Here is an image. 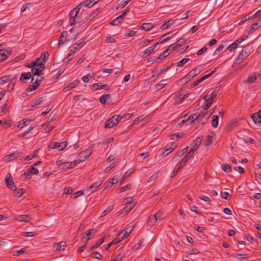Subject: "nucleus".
Masks as SVG:
<instances>
[{
	"mask_svg": "<svg viewBox=\"0 0 261 261\" xmlns=\"http://www.w3.org/2000/svg\"><path fill=\"white\" fill-rule=\"evenodd\" d=\"M192 157V156L191 155V154H190L188 153V154L185 156L182 161L176 165L174 170L172 172V176H174L176 175L179 171L185 166L188 161Z\"/></svg>",
	"mask_w": 261,
	"mask_h": 261,
	"instance_id": "nucleus-1",
	"label": "nucleus"
},
{
	"mask_svg": "<svg viewBox=\"0 0 261 261\" xmlns=\"http://www.w3.org/2000/svg\"><path fill=\"white\" fill-rule=\"evenodd\" d=\"M251 49L249 47L244 48L240 53L238 57L236 60V63H241L242 62L250 55Z\"/></svg>",
	"mask_w": 261,
	"mask_h": 261,
	"instance_id": "nucleus-2",
	"label": "nucleus"
},
{
	"mask_svg": "<svg viewBox=\"0 0 261 261\" xmlns=\"http://www.w3.org/2000/svg\"><path fill=\"white\" fill-rule=\"evenodd\" d=\"M93 145H90L86 150H85L83 151H81L79 154V160H80V162H81V163L84 162L91 155L93 149Z\"/></svg>",
	"mask_w": 261,
	"mask_h": 261,
	"instance_id": "nucleus-3",
	"label": "nucleus"
},
{
	"mask_svg": "<svg viewBox=\"0 0 261 261\" xmlns=\"http://www.w3.org/2000/svg\"><path fill=\"white\" fill-rule=\"evenodd\" d=\"M123 117L120 115H114L111 119L108 120L105 123L106 128H111L117 125L119 121L122 119Z\"/></svg>",
	"mask_w": 261,
	"mask_h": 261,
	"instance_id": "nucleus-4",
	"label": "nucleus"
},
{
	"mask_svg": "<svg viewBox=\"0 0 261 261\" xmlns=\"http://www.w3.org/2000/svg\"><path fill=\"white\" fill-rule=\"evenodd\" d=\"M5 181L7 187L11 190L15 191L16 190V186L14 182L13 178L10 173H9L7 174L5 178Z\"/></svg>",
	"mask_w": 261,
	"mask_h": 261,
	"instance_id": "nucleus-5",
	"label": "nucleus"
},
{
	"mask_svg": "<svg viewBox=\"0 0 261 261\" xmlns=\"http://www.w3.org/2000/svg\"><path fill=\"white\" fill-rule=\"evenodd\" d=\"M200 114L198 113H195L188 117H187V115H186L184 117V119L181 121V124L186 123V125H189L194 120L198 118Z\"/></svg>",
	"mask_w": 261,
	"mask_h": 261,
	"instance_id": "nucleus-6",
	"label": "nucleus"
},
{
	"mask_svg": "<svg viewBox=\"0 0 261 261\" xmlns=\"http://www.w3.org/2000/svg\"><path fill=\"white\" fill-rule=\"evenodd\" d=\"M203 136H200L197 138L193 142L194 145H193V147L189 151L188 153H189L190 154H191V155L193 156L194 152L198 149L199 145L201 144Z\"/></svg>",
	"mask_w": 261,
	"mask_h": 261,
	"instance_id": "nucleus-7",
	"label": "nucleus"
},
{
	"mask_svg": "<svg viewBox=\"0 0 261 261\" xmlns=\"http://www.w3.org/2000/svg\"><path fill=\"white\" fill-rule=\"evenodd\" d=\"M133 229V227H127L125 230H123L122 231H121V232L118 235L117 238L119 239V240H120V241L121 242L123 239L129 236Z\"/></svg>",
	"mask_w": 261,
	"mask_h": 261,
	"instance_id": "nucleus-8",
	"label": "nucleus"
},
{
	"mask_svg": "<svg viewBox=\"0 0 261 261\" xmlns=\"http://www.w3.org/2000/svg\"><path fill=\"white\" fill-rule=\"evenodd\" d=\"M200 72V70L198 68H195L189 72V73L183 78V79L185 80L186 82H187V81L193 78L196 75L199 74Z\"/></svg>",
	"mask_w": 261,
	"mask_h": 261,
	"instance_id": "nucleus-9",
	"label": "nucleus"
},
{
	"mask_svg": "<svg viewBox=\"0 0 261 261\" xmlns=\"http://www.w3.org/2000/svg\"><path fill=\"white\" fill-rule=\"evenodd\" d=\"M103 183L102 179H99L92 184L90 187L87 188V191L93 193L98 189Z\"/></svg>",
	"mask_w": 261,
	"mask_h": 261,
	"instance_id": "nucleus-10",
	"label": "nucleus"
},
{
	"mask_svg": "<svg viewBox=\"0 0 261 261\" xmlns=\"http://www.w3.org/2000/svg\"><path fill=\"white\" fill-rule=\"evenodd\" d=\"M251 117L256 125L260 126L261 124V110L251 115Z\"/></svg>",
	"mask_w": 261,
	"mask_h": 261,
	"instance_id": "nucleus-11",
	"label": "nucleus"
},
{
	"mask_svg": "<svg viewBox=\"0 0 261 261\" xmlns=\"http://www.w3.org/2000/svg\"><path fill=\"white\" fill-rule=\"evenodd\" d=\"M215 71H216V70H214L212 71H211L210 73H209L208 74H207L206 75L202 76V77H201L199 80L194 81L191 84V86L192 87H195V86H197L198 84H199L200 83L202 82L203 80H204L207 79L208 77H210L215 72Z\"/></svg>",
	"mask_w": 261,
	"mask_h": 261,
	"instance_id": "nucleus-12",
	"label": "nucleus"
},
{
	"mask_svg": "<svg viewBox=\"0 0 261 261\" xmlns=\"http://www.w3.org/2000/svg\"><path fill=\"white\" fill-rule=\"evenodd\" d=\"M83 7V4H80L74 9L71 10L69 14L70 19L75 18L79 13L81 8Z\"/></svg>",
	"mask_w": 261,
	"mask_h": 261,
	"instance_id": "nucleus-13",
	"label": "nucleus"
},
{
	"mask_svg": "<svg viewBox=\"0 0 261 261\" xmlns=\"http://www.w3.org/2000/svg\"><path fill=\"white\" fill-rule=\"evenodd\" d=\"M246 39V37H243L242 38H239L236 40L234 42H233L232 44L228 47V49L229 51H231L233 49L236 48L237 46L240 44L244 40Z\"/></svg>",
	"mask_w": 261,
	"mask_h": 261,
	"instance_id": "nucleus-14",
	"label": "nucleus"
},
{
	"mask_svg": "<svg viewBox=\"0 0 261 261\" xmlns=\"http://www.w3.org/2000/svg\"><path fill=\"white\" fill-rule=\"evenodd\" d=\"M68 33L67 31H63L60 37V39L58 43L59 47L63 45L67 40Z\"/></svg>",
	"mask_w": 261,
	"mask_h": 261,
	"instance_id": "nucleus-15",
	"label": "nucleus"
},
{
	"mask_svg": "<svg viewBox=\"0 0 261 261\" xmlns=\"http://www.w3.org/2000/svg\"><path fill=\"white\" fill-rule=\"evenodd\" d=\"M81 162H80L79 160H76L71 162H66L63 164L64 168L67 169L72 168L76 166L77 164H80Z\"/></svg>",
	"mask_w": 261,
	"mask_h": 261,
	"instance_id": "nucleus-16",
	"label": "nucleus"
},
{
	"mask_svg": "<svg viewBox=\"0 0 261 261\" xmlns=\"http://www.w3.org/2000/svg\"><path fill=\"white\" fill-rule=\"evenodd\" d=\"M173 35L172 34V32H169L168 33H166L161 37L160 40L158 41V43H163L167 40H168Z\"/></svg>",
	"mask_w": 261,
	"mask_h": 261,
	"instance_id": "nucleus-17",
	"label": "nucleus"
},
{
	"mask_svg": "<svg viewBox=\"0 0 261 261\" xmlns=\"http://www.w3.org/2000/svg\"><path fill=\"white\" fill-rule=\"evenodd\" d=\"M32 65L38 68L40 71H42L45 68L44 63L42 62L37 61V60L32 62Z\"/></svg>",
	"mask_w": 261,
	"mask_h": 261,
	"instance_id": "nucleus-18",
	"label": "nucleus"
},
{
	"mask_svg": "<svg viewBox=\"0 0 261 261\" xmlns=\"http://www.w3.org/2000/svg\"><path fill=\"white\" fill-rule=\"evenodd\" d=\"M30 219V216L27 215H19L15 218V220L19 222H29Z\"/></svg>",
	"mask_w": 261,
	"mask_h": 261,
	"instance_id": "nucleus-19",
	"label": "nucleus"
},
{
	"mask_svg": "<svg viewBox=\"0 0 261 261\" xmlns=\"http://www.w3.org/2000/svg\"><path fill=\"white\" fill-rule=\"evenodd\" d=\"M261 26V20L258 21L256 23H253L250 29L248 31L249 34H251L254 32L255 31L257 30Z\"/></svg>",
	"mask_w": 261,
	"mask_h": 261,
	"instance_id": "nucleus-20",
	"label": "nucleus"
},
{
	"mask_svg": "<svg viewBox=\"0 0 261 261\" xmlns=\"http://www.w3.org/2000/svg\"><path fill=\"white\" fill-rule=\"evenodd\" d=\"M87 39V37H83L80 39L77 42L75 43L73 45L74 48L75 49L79 50L85 44V41Z\"/></svg>",
	"mask_w": 261,
	"mask_h": 261,
	"instance_id": "nucleus-21",
	"label": "nucleus"
},
{
	"mask_svg": "<svg viewBox=\"0 0 261 261\" xmlns=\"http://www.w3.org/2000/svg\"><path fill=\"white\" fill-rule=\"evenodd\" d=\"M9 55L10 52L8 50L3 49L0 51V62L6 60Z\"/></svg>",
	"mask_w": 261,
	"mask_h": 261,
	"instance_id": "nucleus-22",
	"label": "nucleus"
},
{
	"mask_svg": "<svg viewBox=\"0 0 261 261\" xmlns=\"http://www.w3.org/2000/svg\"><path fill=\"white\" fill-rule=\"evenodd\" d=\"M19 156V153L15 152V153L6 155L5 160L7 162H10L12 160L16 159Z\"/></svg>",
	"mask_w": 261,
	"mask_h": 261,
	"instance_id": "nucleus-23",
	"label": "nucleus"
},
{
	"mask_svg": "<svg viewBox=\"0 0 261 261\" xmlns=\"http://www.w3.org/2000/svg\"><path fill=\"white\" fill-rule=\"evenodd\" d=\"M30 68H32V72L34 76L40 75H42L43 74V73L41 72L38 68L34 67L33 65L29 66Z\"/></svg>",
	"mask_w": 261,
	"mask_h": 261,
	"instance_id": "nucleus-24",
	"label": "nucleus"
},
{
	"mask_svg": "<svg viewBox=\"0 0 261 261\" xmlns=\"http://www.w3.org/2000/svg\"><path fill=\"white\" fill-rule=\"evenodd\" d=\"M99 0H89L85 2L82 3L83 6L87 7L88 8L92 7L95 4L97 3Z\"/></svg>",
	"mask_w": 261,
	"mask_h": 261,
	"instance_id": "nucleus-25",
	"label": "nucleus"
},
{
	"mask_svg": "<svg viewBox=\"0 0 261 261\" xmlns=\"http://www.w3.org/2000/svg\"><path fill=\"white\" fill-rule=\"evenodd\" d=\"M48 57H49L48 53L47 52L45 51L42 54L40 58H38L37 59V61H39V62H42L43 63H45L46 62L47 59H48Z\"/></svg>",
	"mask_w": 261,
	"mask_h": 261,
	"instance_id": "nucleus-26",
	"label": "nucleus"
},
{
	"mask_svg": "<svg viewBox=\"0 0 261 261\" xmlns=\"http://www.w3.org/2000/svg\"><path fill=\"white\" fill-rule=\"evenodd\" d=\"M153 25L151 23H143L139 28L140 30L149 31L153 28Z\"/></svg>",
	"mask_w": 261,
	"mask_h": 261,
	"instance_id": "nucleus-27",
	"label": "nucleus"
},
{
	"mask_svg": "<svg viewBox=\"0 0 261 261\" xmlns=\"http://www.w3.org/2000/svg\"><path fill=\"white\" fill-rule=\"evenodd\" d=\"M75 54V51L72 49L70 50V53L68 55V56L63 60V62L65 63H68L72 59L74 55Z\"/></svg>",
	"mask_w": 261,
	"mask_h": 261,
	"instance_id": "nucleus-28",
	"label": "nucleus"
},
{
	"mask_svg": "<svg viewBox=\"0 0 261 261\" xmlns=\"http://www.w3.org/2000/svg\"><path fill=\"white\" fill-rule=\"evenodd\" d=\"M53 149L58 148L59 150H63L64 148L66 147V144H64V142L60 144L58 142H55L54 143V145L53 147H51Z\"/></svg>",
	"mask_w": 261,
	"mask_h": 261,
	"instance_id": "nucleus-29",
	"label": "nucleus"
},
{
	"mask_svg": "<svg viewBox=\"0 0 261 261\" xmlns=\"http://www.w3.org/2000/svg\"><path fill=\"white\" fill-rule=\"evenodd\" d=\"M31 120L30 119H23L22 120L18 122V124L17 125L18 127H19L20 128H22L26 125L28 124L29 123H30Z\"/></svg>",
	"mask_w": 261,
	"mask_h": 261,
	"instance_id": "nucleus-30",
	"label": "nucleus"
},
{
	"mask_svg": "<svg viewBox=\"0 0 261 261\" xmlns=\"http://www.w3.org/2000/svg\"><path fill=\"white\" fill-rule=\"evenodd\" d=\"M32 76V73L30 72H28L27 73H22L20 77V80L21 81H24L27 80H29L31 79Z\"/></svg>",
	"mask_w": 261,
	"mask_h": 261,
	"instance_id": "nucleus-31",
	"label": "nucleus"
},
{
	"mask_svg": "<svg viewBox=\"0 0 261 261\" xmlns=\"http://www.w3.org/2000/svg\"><path fill=\"white\" fill-rule=\"evenodd\" d=\"M111 95L110 94H105L101 96L100 98V102L103 105L106 104L107 101L110 98Z\"/></svg>",
	"mask_w": 261,
	"mask_h": 261,
	"instance_id": "nucleus-32",
	"label": "nucleus"
},
{
	"mask_svg": "<svg viewBox=\"0 0 261 261\" xmlns=\"http://www.w3.org/2000/svg\"><path fill=\"white\" fill-rule=\"evenodd\" d=\"M218 120L219 118L217 115H213L212 116V125L215 127L216 128L218 127Z\"/></svg>",
	"mask_w": 261,
	"mask_h": 261,
	"instance_id": "nucleus-33",
	"label": "nucleus"
},
{
	"mask_svg": "<svg viewBox=\"0 0 261 261\" xmlns=\"http://www.w3.org/2000/svg\"><path fill=\"white\" fill-rule=\"evenodd\" d=\"M66 247V243L64 241L60 242L57 245L56 247V250L58 251L63 250Z\"/></svg>",
	"mask_w": 261,
	"mask_h": 261,
	"instance_id": "nucleus-34",
	"label": "nucleus"
},
{
	"mask_svg": "<svg viewBox=\"0 0 261 261\" xmlns=\"http://www.w3.org/2000/svg\"><path fill=\"white\" fill-rule=\"evenodd\" d=\"M104 240H105V238H102L98 240L97 241V242L96 243V244L90 248V250H93L95 249V248H98L100 245H101L104 242Z\"/></svg>",
	"mask_w": 261,
	"mask_h": 261,
	"instance_id": "nucleus-35",
	"label": "nucleus"
},
{
	"mask_svg": "<svg viewBox=\"0 0 261 261\" xmlns=\"http://www.w3.org/2000/svg\"><path fill=\"white\" fill-rule=\"evenodd\" d=\"M256 80V73H253V75H250L248 77V79L246 82L247 83H249V84H252V83H254L255 82Z\"/></svg>",
	"mask_w": 261,
	"mask_h": 261,
	"instance_id": "nucleus-36",
	"label": "nucleus"
},
{
	"mask_svg": "<svg viewBox=\"0 0 261 261\" xmlns=\"http://www.w3.org/2000/svg\"><path fill=\"white\" fill-rule=\"evenodd\" d=\"M174 23L173 20H170L168 21L165 22L163 25L161 26V28L163 29H166L172 25Z\"/></svg>",
	"mask_w": 261,
	"mask_h": 261,
	"instance_id": "nucleus-37",
	"label": "nucleus"
},
{
	"mask_svg": "<svg viewBox=\"0 0 261 261\" xmlns=\"http://www.w3.org/2000/svg\"><path fill=\"white\" fill-rule=\"evenodd\" d=\"M120 240L117 237L114 240H113L112 241H111L110 243L108 244L106 248V250L108 251L109 250V248L111 247V246H112L114 244H116L120 242Z\"/></svg>",
	"mask_w": 261,
	"mask_h": 261,
	"instance_id": "nucleus-38",
	"label": "nucleus"
},
{
	"mask_svg": "<svg viewBox=\"0 0 261 261\" xmlns=\"http://www.w3.org/2000/svg\"><path fill=\"white\" fill-rule=\"evenodd\" d=\"M169 50V48H167L165 51H164L162 54H161L157 58V60L163 59L166 58L168 55V51Z\"/></svg>",
	"mask_w": 261,
	"mask_h": 261,
	"instance_id": "nucleus-39",
	"label": "nucleus"
},
{
	"mask_svg": "<svg viewBox=\"0 0 261 261\" xmlns=\"http://www.w3.org/2000/svg\"><path fill=\"white\" fill-rule=\"evenodd\" d=\"M135 204L133 205H130L129 206H126L124 207L123 211H122L121 214H124V215L127 214L134 207Z\"/></svg>",
	"mask_w": 261,
	"mask_h": 261,
	"instance_id": "nucleus-40",
	"label": "nucleus"
},
{
	"mask_svg": "<svg viewBox=\"0 0 261 261\" xmlns=\"http://www.w3.org/2000/svg\"><path fill=\"white\" fill-rule=\"evenodd\" d=\"M42 78H43V77L41 76V75H40L39 76H37L36 77V76H33L31 82L32 83H33L34 84H37V83L39 82H40L42 80Z\"/></svg>",
	"mask_w": 261,
	"mask_h": 261,
	"instance_id": "nucleus-41",
	"label": "nucleus"
},
{
	"mask_svg": "<svg viewBox=\"0 0 261 261\" xmlns=\"http://www.w3.org/2000/svg\"><path fill=\"white\" fill-rule=\"evenodd\" d=\"M156 222V219L153 216H150L148 220V224L149 226H153L155 222Z\"/></svg>",
	"mask_w": 261,
	"mask_h": 261,
	"instance_id": "nucleus-42",
	"label": "nucleus"
},
{
	"mask_svg": "<svg viewBox=\"0 0 261 261\" xmlns=\"http://www.w3.org/2000/svg\"><path fill=\"white\" fill-rule=\"evenodd\" d=\"M189 60L190 59L189 58H184L182 59L181 61L177 63V66H182L183 65L185 64L187 62H188L189 61Z\"/></svg>",
	"mask_w": 261,
	"mask_h": 261,
	"instance_id": "nucleus-43",
	"label": "nucleus"
},
{
	"mask_svg": "<svg viewBox=\"0 0 261 261\" xmlns=\"http://www.w3.org/2000/svg\"><path fill=\"white\" fill-rule=\"evenodd\" d=\"M113 209V206H109L107 208H106L104 211L102 212L100 217H102L105 216L108 213L110 212Z\"/></svg>",
	"mask_w": 261,
	"mask_h": 261,
	"instance_id": "nucleus-44",
	"label": "nucleus"
},
{
	"mask_svg": "<svg viewBox=\"0 0 261 261\" xmlns=\"http://www.w3.org/2000/svg\"><path fill=\"white\" fill-rule=\"evenodd\" d=\"M222 169L225 172H231V168L228 164H224L222 167Z\"/></svg>",
	"mask_w": 261,
	"mask_h": 261,
	"instance_id": "nucleus-45",
	"label": "nucleus"
},
{
	"mask_svg": "<svg viewBox=\"0 0 261 261\" xmlns=\"http://www.w3.org/2000/svg\"><path fill=\"white\" fill-rule=\"evenodd\" d=\"M250 14H249V15H246L244 19H242L239 23V24L240 25H241L243 23H244L245 21H246L247 20H249V19H253V17L252 16H249Z\"/></svg>",
	"mask_w": 261,
	"mask_h": 261,
	"instance_id": "nucleus-46",
	"label": "nucleus"
},
{
	"mask_svg": "<svg viewBox=\"0 0 261 261\" xmlns=\"http://www.w3.org/2000/svg\"><path fill=\"white\" fill-rule=\"evenodd\" d=\"M133 201V197H128L124 198L123 200V203L124 204H130Z\"/></svg>",
	"mask_w": 261,
	"mask_h": 261,
	"instance_id": "nucleus-47",
	"label": "nucleus"
},
{
	"mask_svg": "<svg viewBox=\"0 0 261 261\" xmlns=\"http://www.w3.org/2000/svg\"><path fill=\"white\" fill-rule=\"evenodd\" d=\"M78 84V82L77 81H73V82L70 83L67 87L68 88V90L72 89L75 87Z\"/></svg>",
	"mask_w": 261,
	"mask_h": 261,
	"instance_id": "nucleus-48",
	"label": "nucleus"
},
{
	"mask_svg": "<svg viewBox=\"0 0 261 261\" xmlns=\"http://www.w3.org/2000/svg\"><path fill=\"white\" fill-rule=\"evenodd\" d=\"M33 129V127L31 126L29 129L24 131L22 134H19L18 135V137H23L26 136L28 134H29L32 129Z\"/></svg>",
	"mask_w": 261,
	"mask_h": 261,
	"instance_id": "nucleus-49",
	"label": "nucleus"
},
{
	"mask_svg": "<svg viewBox=\"0 0 261 261\" xmlns=\"http://www.w3.org/2000/svg\"><path fill=\"white\" fill-rule=\"evenodd\" d=\"M32 175H37L39 173V171L35 167L32 166L31 169L29 170Z\"/></svg>",
	"mask_w": 261,
	"mask_h": 261,
	"instance_id": "nucleus-50",
	"label": "nucleus"
},
{
	"mask_svg": "<svg viewBox=\"0 0 261 261\" xmlns=\"http://www.w3.org/2000/svg\"><path fill=\"white\" fill-rule=\"evenodd\" d=\"M9 76H3L0 77V83H5L9 81Z\"/></svg>",
	"mask_w": 261,
	"mask_h": 261,
	"instance_id": "nucleus-51",
	"label": "nucleus"
},
{
	"mask_svg": "<svg viewBox=\"0 0 261 261\" xmlns=\"http://www.w3.org/2000/svg\"><path fill=\"white\" fill-rule=\"evenodd\" d=\"M43 99L42 97H40L38 99H37L36 100H35L33 104L32 105V107H34L35 106L39 105H40L42 102L43 101Z\"/></svg>",
	"mask_w": 261,
	"mask_h": 261,
	"instance_id": "nucleus-52",
	"label": "nucleus"
},
{
	"mask_svg": "<svg viewBox=\"0 0 261 261\" xmlns=\"http://www.w3.org/2000/svg\"><path fill=\"white\" fill-rule=\"evenodd\" d=\"M130 188H131L130 184H128L125 186H123L120 189L119 193L123 192L125 191L126 190H129L130 189Z\"/></svg>",
	"mask_w": 261,
	"mask_h": 261,
	"instance_id": "nucleus-53",
	"label": "nucleus"
},
{
	"mask_svg": "<svg viewBox=\"0 0 261 261\" xmlns=\"http://www.w3.org/2000/svg\"><path fill=\"white\" fill-rule=\"evenodd\" d=\"M92 75L91 74H88L84 75L82 77V80L84 82H88L91 79H92Z\"/></svg>",
	"mask_w": 261,
	"mask_h": 261,
	"instance_id": "nucleus-54",
	"label": "nucleus"
},
{
	"mask_svg": "<svg viewBox=\"0 0 261 261\" xmlns=\"http://www.w3.org/2000/svg\"><path fill=\"white\" fill-rule=\"evenodd\" d=\"M23 189H20L19 190H18L17 192L15 193V197H20L23 194Z\"/></svg>",
	"mask_w": 261,
	"mask_h": 261,
	"instance_id": "nucleus-55",
	"label": "nucleus"
},
{
	"mask_svg": "<svg viewBox=\"0 0 261 261\" xmlns=\"http://www.w3.org/2000/svg\"><path fill=\"white\" fill-rule=\"evenodd\" d=\"M39 86V84H37L36 85H31L28 89H27V90L28 91H30V92H31V91H33L35 90H36L38 87V86Z\"/></svg>",
	"mask_w": 261,
	"mask_h": 261,
	"instance_id": "nucleus-56",
	"label": "nucleus"
},
{
	"mask_svg": "<svg viewBox=\"0 0 261 261\" xmlns=\"http://www.w3.org/2000/svg\"><path fill=\"white\" fill-rule=\"evenodd\" d=\"M203 99L204 101H205L206 102H210L211 100V95L210 94V92H208L206 93V94L205 95V96L203 97Z\"/></svg>",
	"mask_w": 261,
	"mask_h": 261,
	"instance_id": "nucleus-57",
	"label": "nucleus"
},
{
	"mask_svg": "<svg viewBox=\"0 0 261 261\" xmlns=\"http://www.w3.org/2000/svg\"><path fill=\"white\" fill-rule=\"evenodd\" d=\"M238 121L233 120L230 122L229 124V127L230 129H233V128L237 127L238 126Z\"/></svg>",
	"mask_w": 261,
	"mask_h": 261,
	"instance_id": "nucleus-58",
	"label": "nucleus"
},
{
	"mask_svg": "<svg viewBox=\"0 0 261 261\" xmlns=\"http://www.w3.org/2000/svg\"><path fill=\"white\" fill-rule=\"evenodd\" d=\"M213 141V138L210 135H208L207 137V139L205 141V145H210L211 144Z\"/></svg>",
	"mask_w": 261,
	"mask_h": 261,
	"instance_id": "nucleus-59",
	"label": "nucleus"
},
{
	"mask_svg": "<svg viewBox=\"0 0 261 261\" xmlns=\"http://www.w3.org/2000/svg\"><path fill=\"white\" fill-rule=\"evenodd\" d=\"M116 165H117L116 162H113L112 163H111L110 164V165L109 167L106 168V169H105V171L106 172L109 171L110 170H111L112 169L114 168Z\"/></svg>",
	"mask_w": 261,
	"mask_h": 261,
	"instance_id": "nucleus-60",
	"label": "nucleus"
},
{
	"mask_svg": "<svg viewBox=\"0 0 261 261\" xmlns=\"http://www.w3.org/2000/svg\"><path fill=\"white\" fill-rule=\"evenodd\" d=\"M143 242V241L142 240H140L137 244H136L133 247V249L134 250H137L141 246L142 243Z\"/></svg>",
	"mask_w": 261,
	"mask_h": 261,
	"instance_id": "nucleus-61",
	"label": "nucleus"
},
{
	"mask_svg": "<svg viewBox=\"0 0 261 261\" xmlns=\"http://www.w3.org/2000/svg\"><path fill=\"white\" fill-rule=\"evenodd\" d=\"M182 135L183 134L182 133H180L172 134L171 135L172 139L174 140L175 139L180 138L182 136Z\"/></svg>",
	"mask_w": 261,
	"mask_h": 261,
	"instance_id": "nucleus-62",
	"label": "nucleus"
},
{
	"mask_svg": "<svg viewBox=\"0 0 261 261\" xmlns=\"http://www.w3.org/2000/svg\"><path fill=\"white\" fill-rule=\"evenodd\" d=\"M162 215L163 213L161 211H159L158 213H155L154 215H153V216L155 217L157 221L158 220H159L161 218Z\"/></svg>",
	"mask_w": 261,
	"mask_h": 261,
	"instance_id": "nucleus-63",
	"label": "nucleus"
},
{
	"mask_svg": "<svg viewBox=\"0 0 261 261\" xmlns=\"http://www.w3.org/2000/svg\"><path fill=\"white\" fill-rule=\"evenodd\" d=\"M179 47L178 45L176 43L171 44L168 48H169V50L171 49L172 50H175Z\"/></svg>",
	"mask_w": 261,
	"mask_h": 261,
	"instance_id": "nucleus-64",
	"label": "nucleus"
}]
</instances>
